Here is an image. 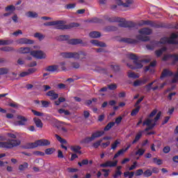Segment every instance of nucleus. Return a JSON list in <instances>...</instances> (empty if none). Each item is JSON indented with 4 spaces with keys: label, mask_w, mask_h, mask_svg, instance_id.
<instances>
[{
    "label": "nucleus",
    "mask_w": 178,
    "mask_h": 178,
    "mask_svg": "<svg viewBox=\"0 0 178 178\" xmlns=\"http://www.w3.org/2000/svg\"><path fill=\"white\" fill-rule=\"evenodd\" d=\"M156 66V61H153L152 63H150L149 66H146L145 67V72H152V70H151L150 67H155Z\"/></svg>",
    "instance_id": "nucleus-33"
},
{
    "label": "nucleus",
    "mask_w": 178,
    "mask_h": 178,
    "mask_svg": "<svg viewBox=\"0 0 178 178\" xmlns=\"http://www.w3.org/2000/svg\"><path fill=\"white\" fill-rule=\"evenodd\" d=\"M156 82V80H154L145 86V88H146V91L147 92H149V91H151V90H152V88H153L152 86H154V84Z\"/></svg>",
    "instance_id": "nucleus-34"
},
{
    "label": "nucleus",
    "mask_w": 178,
    "mask_h": 178,
    "mask_svg": "<svg viewBox=\"0 0 178 178\" xmlns=\"http://www.w3.org/2000/svg\"><path fill=\"white\" fill-rule=\"evenodd\" d=\"M29 168V163L27 162H24L23 164L19 165V170L23 172V170H26Z\"/></svg>",
    "instance_id": "nucleus-38"
},
{
    "label": "nucleus",
    "mask_w": 178,
    "mask_h": 178,
    "mask_svg": "<svg viewBox=\"0 0 178 178\" xmlns=\"http://www.w3.org/2000/svg\"><path fill=\"white\" fill-rule=\"evenodd\" d=\"M31 55L36 59H45V54L41 50H33L31 51Z\"/></svg>",
    "instance_id": "nucleus-7"
},
{
    "label": "nucleus",
    "mask_w": 178,
    "mask_h": 178,
    "mask_svg": "<svg viewBox=\"0 0 178 178\" xmlns=\"http://www.w3.org/2000/svg\"><path fill=\"white\" fill-rule=\"evenodd\" d=\"M160 44H169V38L164 37V38H161Z\"/></svg>",
    "instance_id": "nucleus-55"
},
{
    "label": "nucleus",
    "mask_w": 178,
    "mask_h": 178,
    "mask_svg": "<svg viewBox=\"0 0 178 178\" xmlns=\"http://www.w3.org/2000/svg\"><path fill=\"white\" fill-rule=\"evenodd\" d=\"M168 50V48H166L165 47H162L161 49H159V50H156L155 51V54L157 56V58H159L162 54H163V52H165V51Z\"/></svg>",
    "instance_id": "nucleus-29"
},
{
    "label": "nucleus",
    "mask_w": 178,
    "mask_h": 178,
    "mask_svg": "<svg viewBox=\"0 0 178 178\" xmlns=\"http://www.w3.org/2000/svg\"><path fill=\"white\" fill-rule=\"evenodd\" d=\"M101 143H102V139H100V140L93 143L92 145V147L95 149L99 148V146L101 145Z\"/></svg>",
    "instance_id": "nucleus-46"
},
{
    "label": "nucleus",
    "mask_w": 178,
    "mask_h": 178,
    "mask_svg": "<svg viewBox=\"0 0 178 178\" xmlns=\"http://www.w3.org/2000/svg\"><path fill=\"white\" fill-rule=\"evenodd\" d=\"M136 39L139 41H143V42H147V41H149V36H143V35H136Z\"/></svg>",
    "instance_id": "nucleus-28"
},
{
    "label": "nucleus",
    "mask_w": 178,
    "mask_h": 178,
    "mask_svg": "<svg viewBox=\"0 0 178 178\" xmlns=\"http://www.w3.org/2000/svg\"><path fill=\"white\" fill-rule=\"evenodd\" d=\"M47 97H51V98H50V99H51V101H54L55 99H58V98H59V95L57 93H55L54 90H50L47 93Z\"/></svg>",
    "instance_id": "nucleus-19"
},
{
    "label": "nucleus",
    "mask_w": 178,
    "mask_h": 178,
    "mask_svg": "<svg viewBox=\"0 0 178 178\" xmlns=\"http://www.w3.org/2000/svg\"><path fill=\"white\" fill-rule=\"evenodd\" d=\"M104 134H105V131H97L92 134L91 137L94 140L95 138H99V137H102V136H104Z\"/></svg>",
    "instance_id": "nucleus-18"
},
{
    "label": "nucleus",
    "mask_w": 178,
    "mask_h": 178,
    "mask_svg": "<svg viewBox=\"0 0 178 178\" xmlns=\"http://www.w3.org/2000/svg\"><path fill=\"white\" fill-rule=\"evenodd\" d=\"M92 141H94L92 136H87L81 140V144H90Z\"/></svg>",
    "instance_id": "nucleus-27"
},
{
    "label": "nucleus",
    "mask_w": 178,
    "mask_h": 178,
    "mask_svg": "<svg viewBox=\"0 0 178 178\" xmlns=\"http://www.w3.org/2000/svg\"><path fill=\"white\" fill-rule=\"evenodd\" d=\"M170 58H172V65H176L178 62V54H171L170 55ZM178 72V68L177 69Z\"/></svg>",
    "instance_id": "nucleus-37"
},
{
    "label": "nucleus",
    "mask_w": 178,
    "mask_h": 178,
    "mask_svg": "<svg viewBox=\"0 0 178 178\" xmlns=\"http://www.w3.org/2000/svg\"><path fill=\"white\" fill-rule=\"evenodd\" d=\"M157 113V114H156ZM156 117L154 118V120H151V118H154V116ZM162 115L161 111H159L156 109L153 110L150 115H148L147 119H146L143 122V126H147V128L145 129V131H149V130H152L156 126V122L159 119H161V115ZM152 122H154L152 123Z\"/></svg>",
    "instance_id": "nucleus-2"
},
{
    "label": "nucleus",
    "mask_w": 178,
    "mask_h": 178,
    "mask_svg": "<svg viewBox=\"0 0 178 178\" xmlns=\"http://www.w3.org/2000/svg\"><path fill=\"white\" fill-rule=\"evenodd\" d=\"M72 66L74 69H79L80 68V63L77 62L72 63Z\"/></svg>",
    "instance_id": "nucleus-64"
},
{
    "label": "nucleus",
    "mask_w": 178,
    "mask_h": 178,
    "mask_svg": "<svg viewBox=\"0 0 178 178\" xmlns=\"http://www.w3.org/2000/svg\"><path fill=\"white\" fill-rule=\"evenodd\" d=\"M17 119L19 120L18 121V124L19 126H25L26 122H27V119L24 118V116H18Z\"/></svg>",
    "instance_id": "nucleus-26"
},
{
    "label": "nucleus",
    "mask_w": 178,
    "mask_h": 178,
    "mask_svg": "<svg viewBox=\"0 0 178 178\" xmlns=\"http://www.w3.org/2000/svg\"><path fill=\"white\" fill-rule=\"evenodd\" d=\"M68 44L70 45H77L79 44H81L82 47H86L87 43H83V40L81 39H71L68 40Z\"/></svg>",
    "instance_id": "nucleus-10"
},
{
    "label": "nucleus",
    "mask_w": 178,
    "mask_h": 178,
    "mask_svg": "<svg viewBox=\"0 0 178 178\" xmlns=\"http://www.w3.org/2000/svg\"><path fill=\"white\" fill-rule=\"evenodd\" d=\"M148 26H150V27H153L154 29H166V27H168L163 23H156V22H152L151 20H149Z\"/></svg>",
    "instance_id": "nucleus-8"
},
{
    "label": "nucleus",
    "mask_w": 178,
    "mask_h": 178,
    "mask_svg": "<svg viewBox=\"0 0 178 178\" xmlns=\"http://www.w3.org/2000/svg\"><path fill=\"white\" fill-rule=\"evenodd\" d=\"M58 69H59V66L53 65L47 66L44 70L45 72H49V73H55V72H58Z\"/></svg>",
    "instance_id": "nucleus-13"
},
{
    "label": "nucleus",
    "mask_w": 178,
    "mask_h": 178,
    "mask_svg": "<svg viewBox=\"0 0 178 178\" xmlns=\"http://www.w3.org/2000/svg\"><path fill=\"white\" fill-rule=\"evenodd\" d=\"M90 43L95 45V47H102V48H105V47H106V44H105V42H99L97 40H90Z\"/></svg>",
    "instance_id": "nucleus-20"
},
{
    "label": "nucleus",
    "mask_w": 178,
    "mask_h": 178,
    "mask_svg": "<svg viewBox=\"0 0 178 178\" xmlns=\"http://www.w3.org/2000/svg\"><path fill=\"white\" fill-rule=\"evenodd\" d=\"M110 67L113 72H119L120 70V67L119 65H111Z\"/></svg>",
    "instance_id": "nucleus-58"
},
{
    "label": "nucleus",
    "mask_w": 178,
    "mask_h": 178,
    "mask_svg": "<svg viewBox=\"0 0 178 178\" xmlns=\"http://www.w3.org/2000/svg\"><path fill=\"white\" fill-rule=\"evenodd\" d=\"M90 38H99L101 37V33L98 31H92L89 33Z\"/></svg>",
    "instance_id": "nucleus-30"
},
{
    "label": "nucleus",
    "mask_w": 178,
    "mask_h": 178,
    "mask_svg": "<svg viewBox=\"0 0 178 178\" xmlns=\"http://www.w3.org/2000/svg\"><path fill=\"white\" fill-rule=\"evenodd\" d=\"M17 44L20 45H31L34 44V40L26 38H22L16 40Z\"/></svg>",
    "instance_id": "nucleus-6"
},
{
    "label": "nucleus",
    "mask_w": 178,
    "mask_h": 178,
    "mask_svg": "<svg viewBox=\"0 0 178 178\" xmlns=\"http://www.w3.org/2000/svg\"><path fill=\"white\" fill-rule=\"evenodd\" d=\"M63 58H65L66 59H75L76 60H83V59H86V56H87V54L86 51H79L78 52H64L61 54Z\"/></svg>",
    "instance_id": "nucleus-4"
},
{
    "label": "nucleus",
    "mask_w": 178,
    "mask_h": 178,
    "mask_svg": "<svg viewBox=\"0 0 178 178\" xmlns=\"http://www.w3.org/2000/svg\"><path fill=\"white\" fill-rule=\"evenodd\" d=\"M149 24V20L142 19L139 22L138 26H148Z\"/></svg>",
    "instance_id": "nucleus-54"
},
{
    "label": "nucleus",
    "mask_w": 178,
    "mask_h": 178,
    "mask_svg": "<svg viewBox=\"0 0 178 178\" xmlns=\"http://www.w3.org/2000/svg\"><path fill=\"white\" fill-rule=\"evenodd\" d=\"M70 149L72 151V152L81 155V147L80 145H72L70 147Z\"/></svg>",
    "instance_id": "nucleus-24"
},
{
    "label": "nucleus",
    "mask_w": 178,
    "mask_h": 178,
    "mask_svg": "<svg viewBox=\"0 0 178 178\" xmlns=\"http://www.w3.org/2000/svg\"><path fill=\"white\" fill-rule=\"evenodd\" d=\"M70 37L67 35H60V36L57 37L58 41H67Z\"/></svg>",
    "instance_id": "nucleus-35"
},
{
    "label": "nucleus",
    "mask_w": 178,
    "mask_h": 178,
    "mask_svg": "<svg viewBox=\"0 0 178 178\" xmlns=\"http://www.w3.org/2000/svg\"><path fill=\"white\" fill-rule=\"evenodd\" d=\"M76 8V3H69L65 6V9H74Z\"/></svg>",
    "instance_id": "nucleus-57"
},
{
    "label": "nucleus",
    "mask_w": 178,
    "mask_h": 178,
    "mask_svg": "<svg viewBox=\"0 0 178 178\" xmlns=\"http://www.w3.org/2000/svg\"><path fill=\"white\" fill-rule=\"evenodd\" d=\"M39 147H47V145H50L51 142L47 139H40L38 140Z\"/></svg>",
    "instance_id": "nucleus-23"
},
{
    "label": "nucleus",
    "mask_w": 178,
    "mask_h": 178,
    "mask_svg": "<svg viewBox=\"0 0 178 178\" xmlns=\"http://www.w3.org/2000/svg\"><path fill=\"white\" fill-rule=\"evenodd\" d=\"M31 112L33 113L35 116H44V113H41L40 111L35 110H31Z\"/></svg>",
    "instance_id": "nucleus-60"
},
{
    "label": "nucleus",
    "mask_w": 178,
    "mask_h": 178,
    "mask_svg": "<svg viewBox=\"0 0 178 178\" xmlns=\"http://www.w3.org/2000/svg\"><path fill=\"white\" fill-rule=\"evenodd\" d=\"M145 152V149H138L137 152H136L135 155H139V156H143Z\"/></svg>",
    "instance_id": "nucleus-53"
},
{
    "label": "nucleus",
    "mask_w": 178,
    "mask_h": 178,
    "mask_svg": "<svg viewBox=\"0 0 178 178\" xmlns=\"http://www.w3.org/2000/svg\"><path fill=\"white\" fill-rule=\"evenodd\" d=\"M178 38V35L173 33L171 34L170 37L169 38L168 44L172 45H178V41L175 40Z\"/></svg>",
    "instance_id": "nucleus-11"
},
{
    "label": "nucleus",
    "mask_w": 178,
    "mask_h": 178,
    "mask_svg": "<svg viewBox=\"0 0 178 178\" xmlns=\"http://www.w3.org/2000/svg\"><path fill=\"white\" fill-rule=\"evenodd\" d=\"M116 166H118V161H107L105 163L100 164V168H115Z\"/></svg>",
    "instance_id": "nucleus-9"
},
{
    "label": "nucleus",
    "mask_w": 178,
    "mask_h": 178,
    "mask_svg": "<svg viewBox=\"0 0 178 178\" xmlns=\"http://www.w3.org/2000/svg\"><path fill=\"white\" fill-rule=\"evenodd\" d=\"M138 33L142 35H150L152 34V30L149 28H143L138 31Z\"/></svg>",
    "instance_id": "nucleus-17"
},
{
    "label": "nucleus",
    "mask_w": 178,
    "mask_h": 178,
    "mask_svg": "<svg viewBox=\"0 0 178 178\" xmlns=\"http://www.w3.org/2000/svg\"><path fill=\"white\" fill-rule=\"evenodd\" d=\"M144 175V170L143 169H138L135 172V176L138 177Z\"/></svg>",
    "instance_id": "nucleus-63"
},
{
    "label": "nucleus",
    "mask_w": 178,
    "mask_h": 178,
    "mask_svg": "<svg viewBox=\"0 0 178 178\" xmlns=\"http://www.w3.org/2000/svg\"><path fill=\"white\" fill-rule=\"evenodd\" d=\"M78 165L80 167L83 166V165H88V159H83L81 162H78Z\"/></svg>",
    "instance_id": "nucleus-62"
},
{
    "label": "nucleus",
    "mask_w": 178,
    "mask_h": 178,
    "mask_svg": "<svg viewBox=\"0 0 178 178\" xmlns=\"http://www.w3.org/2000/svg\"><path fill=\"white\" fill-rule=\"evenodd\" d=\"M9 73V68L1 67L0 68V76H3V74H8Z\"/></svg>",
    "instance_id": "nucleus-41"
},
{
    "label": "nucleus",
    "mask_w": 178,
    "mask_h": 178,
    "mask_svg": "<svg viewBox=\"0 0 178 178\" xmlns=\"http://www.w3.org/2000/svg\"><path fill=\"white\" fill-rule=\"evenodd\" d=\"M90 23H102V19L97 17L92 18L90 21Z\"/></svg>",
    "instance_id": "nucleus-51"
},
{
    "label": "nucleus",
    "mask_w": 178,
    "mask_h": 178,
    "mask_svg": "<svg viewBox=\"0 0 178 178\" xmlns=\"http://www.w3.org/2000/svg\"><path fill=\"white\" fill-rule=\"evenodd\" d=\"M20 144H22L20 140L8 139L7 142H0V148L12 149V148H15V147H19Z\"/></svg>",
    "instance_id": "nucleus-5"
},
{
    "label": "nucleus",
    "mask_w": 178,
    "mask_h": 178,
    "mask_svg": "<svg viewBox=\"0 0 178 178\" xmlns=\"http://www.w3.org/2000/svg\"><path fill=\"white\" fill-rule=\"evenodd\" d=\"M126 2L123 3L122 0H117V3L119 6H124V8H129L131 3H133V0H125Z\"/></svg>",
    "instance_id": "nucleus-15"
},
{
    "label": "nucleus",
    "mask_w": 178,
    "mask_h": 178,
    "mask_svg": "<svg viewBox=\"0 0 178 178\" xmlns=\"http://www.w3.org/2000/svg\"><path fill=\"white\" fill-rule=\"evenodd\" d=\"M5 10L6 12H9V10L14 12V10H16V8L14 6H8L6 7Z\"/></svg>",
    "instance_id": "nucleus-61"
},
{
    "label": "nucleus",
    "mask_w": 178,
    "mask_h": 178,
    "mask_svg": "<svg viewBox=\"0 0 178 178\" xmlns=\"http://www.w3.org/2000/svg\"><path fill=\"white\" fill-rule=\"evenodd\" d=\"M144 177H151L152 176V170L147 169L145 172H143Z\"/></svg>",
    "instance_id": "nucleus-44"
},
{
    "label": "nucleus",
    "mask_w": 178,
    "mask_h": 178,
    "mask_svg": "<svg viewBox=\"0 0 178 178\" xmlns=\"http://www.w3.org/2000/svg\"><path fill=\"white\" fill-rule=\"evenodd\" d=\"M58 113H60V115H62V113H64V115L65 116H69L70 115V111H67V110H65L63 108H60L58 110Z\"/></svg>",
    "instance_id": "nucleus-45"
},
{
    "label": "nucleus",
    "mask_w": 178,
    "mask_h": 178,
    "mask_svg": "<svg viewBox=\"0 0 178 178\" xmlns=\"http://www.w3.org/2000/svg\"><path fill=\"white\" fill-rule=\"evenodd\" d=\"M171 76H173V72L168 69H164L161 73L160 79L162 80L163 79H165V77H171Z\"/></svg>",
    "instance_id": "nucleus-12"
},
{
    "label": "nucleus",
    "mask_w": 178,
    "mask_h": 178,
    "mask_svg": "<svg viewBox=\"0 0 178 178\" xmlns=\"http://www.w3.org/2000/svg\"><path fill=\"white\" fill-rule=\"evenodd\" d=\"M34 37L35 38H38L40 41H42V40H44V35H42L40 33H35L34 34Z\"/></svg>",
    "instance_id": "nucleus-49"
},
{
    "label": "nucleus",
    "mask_w": 178,
    "mask_h": 178,
    "mask_svg": "<svg viewBox=\"0 0 178 178\" xmlns=\"http://www.w3.org/2000/svg\"><path fill=\"white\" fill-rule=\"evenodd\" d=\"M118 27L115 26H108L106 28V31H116Z\"/></svg>",
    "instance_id": "nucleus-52"
},
{
    "label": "nucleus",
    "mask_w": 178,
    "mask_h": 178,
    "mask_svg": "<svg viewBox=\"0 0 178 178\" xmlns=\"http://www.w3.org/2000/svg\"><path fill=\"white\" fill-rule=\"evenodd\" d=\"M41 104H42V108H48L49 106L50 103L48 101L42 100Z\"/></svg>",
    "instance_id": "nucleus-56"
},
{
    "label": "nucleus",
    "mask_w": 178,
    "mask_h": 178,
    "mask_svg": "<svg viewBox=\"0 0 178 178\" xmlns=\"http://www.w3.org/2000/svg\"><path fill=\"white\" fill-rule=\"evenodd\" d=\"M25 15L26 17H31L32 19H37L38 17V13L33 11H29Z\"/></svg>",
    "instance_id": "nucleus-25"
},
{
    "label": "nucleus",
    "mask_w": 178,
    "mask_h": 178,
    "mask_svg": "<svg viewBox=\"0 0 178 178\" xmlns=\"http://www.w3.org/2000/svg\"><path fill=\"white\" fill-rule=\"evenodd\" d=\"M105 20L109 22V23H119V27H123L124 29H134L136 27V23L131 21H126L124 18L119 17H104Z\"/></svg>",
    "instance_id": "nucleus-3"
},
{
    "label": "nucleus",
    "mask_w": 178,
    "mask_h": 178,
    "mask_svg": "<svg viewBox=\"0 0 178 178\" xmlns=\"http://www.w3.org/2000/svg\"><path fill=\"white\" fill-rule=\"evenodd\" d=\"M141 63V60L140 61L138 60V59L136 60H134V65H136V69H141V67H143V64Z\"/></svg>",
    "instance_id": "nucleus-47"
},
{
    "label": "nucleus",
    "mask_w": 178,
    "mask_h": 178,
    "mask_svg": "<svg viewBox=\"0 0 178 178\" xmlns=\"http://www.w3.org/2000/svg\"><path fill=\"white\" fill-rule=\"evenodd\" d=\"M120 41V42H125V44H136L137 42L136 40L129 38H121Z\"/></svg>",
    "instance_id": "nucleus-21"
},
{
    "label": "nucleus",
    "mask_w": 178,
    "mask_h": 178,
    "mask_svg": "<svg viewBox=\"0 0 178 178\" xmlns=\"http://www.w3.org/2000/svg\"><path fill=\"white\" fill-rule=\"evenodd\" d=\"M1 51H3L4 52H13L15 49L12 47H3L0 49Z\"/></svg>",
    "instance_id": "nucleus-36"
},
{
    "label": "nucleus",
    "mask_w": 178,
    "mask_h": 178,
    "mask_svg": "<svg viewBox=\"0 0 178 178\" xmlns=\"http://www.w3.org/2000/svg\"><path fill=\"white\" fill-rule=\"evenodd\" d=\"M18 52L19 54H30V47H20Z\"/></svg>",
    "instance_id": "nucleus-31"
},
{
    "label": "nucleus",
    "mask_w": 178,
    "mask_h": 178,
    "mask_svg": "<svg viewBox=\"0 0 178 178\" xmlns=\"http://www.w3.org/2000/svg\"><path fill=\"white\" fill-rule=\"evenodd\" d=\"M55 137L56 140H58V141H59V143H60L61 144H67V141H66V139L62 138L60 136L56 134Z\"/></svg>",
    "instance_id": "nucleus-39"
},
{
    "label": "nucleus",
    "mask_w": 178,
    "mask_h": 178,
    "mask_svg": "<svg viewBox=\"0 0 178 178\" xmlns=\"http://www.w3.org/2000/svg\"><path fill=\"white\" fill-rule=\"evenodd\" d=\"M33 122L38 129H42L44 124L42 123V121L38 118H33Z\"/></svg>",
    "instance_id": "nucleus-22"
},
{
    "label": "nucleus",
    "mask_w": 178,
    "mask_h": 178,
    "mask_svg": "<svg viewBox=\"0 0 178 178\" xmlns=\"http://www.w3.org/2000/svg\"><path fill=\"white\" fill-rule=\"evenodd\" d=\"M113 126H115L114 122L108 123L107 125L104 127V131H109V129L113 127Z\"/></svg>",
    "instance_id": "nucleus-43"
},
{
    "label": "nucleus",
    "mask_w": 178,
    "mask_h": 178,
    "mask_svg": "<svg viewBox=\"0 0 178 178\" xmlns=\"http://www.w3.org/2000/svg\"><path fill=\"white\" fill-rule=\"evenodd\" d=\"M66 22L63 20H57L53 22H49L44 24V26H56L54 29L56 30H70L73 27H80V24L77 22H72L70 24H65Z\"/></svg>",
    "instance_id": "nucleus-1"
},
{
    "label": "nucleus",
    "mask_w": 178,
    "mask_h": 178,
    "mask_svg": "<svg viewBox=\"0 0 178 178\" xmlns=\"http://www.w3.org/2000/svg\"><path fill=\"white\" fill-rule=\"evenodd\" d=\"M38 146H39L38 140H36L34 143H27L24 146V148H25V149H31L33 148H37V147Z\"/></svg>",
    "instance_id": "nucleus-16"
},
{
    "label": "nucleus",
    "mask_w": 178,
    "mask_h": 178,
    "mask_svg": "<svg viewBox=\"0 0 178 178\" xmlns=\"http://www.w3.org/2000/svg\"><path fill=\"white\" fill-rule=\"evenodd\" d=\"M148 83V79L145 78L142 80L137 79L134 82V87H139L140 86H144V84H147Z\"/></svg>",
    "instance_id": "nucleus-14"
},
{
    "label": "nucleus",
    "mask_w": 178,
    "mask_h": 178,
    "mask_svg": "<svg viewBox=\"0 0 178 178\" xmlns=\"http://www.w3.org/2000/svg\"><path fill=\"white\" fill-rule=\"evenodd\" d=\"M56 149L54 147L47 148L44 150L46 155H52L55 152Z\"/></svg>",
    "instance_id": "nucleus-42"
},
{
    "label": "nucleus",
    "mask_w": 178,
    "mask_h": 178,
    "mask_svg": "<svg viewBox=\"0 0 178 178\" xmlns=\"http://www.w3.org/2000/svg\"><path fill=\"white\" fill-rule=\"evenodd\" d=\"M140 109H141V106H138L136 108L133 109L131 112V116H136L138 112H140Z\"/></svg>",
    "instance_id": "nucleus-40"
},
{
    "label": "nucleus",
    "mask_w": 178,
    "mask_h": 178,
    "mask_svg": "<svg viewBox=\"0 0 178 178\" xmlns=\"http://www.w3.org/2000/svg\"><path fill=\"white\" fill-rule=\"evenodd\" d=\"M119 144H120L119 140H115V142L111 144V149H113V150L116 149Z\"/></svg>",
    "instance_id": "nucleus-48"
},
{
    "label": "nucleus",
    "mask_w": 178,
    "mask_h": 178,
    "mask_svg": "<svg viewBox=\"0 0 178 178\" xmlns=\"http://www.w3.org/2000/svg\"><path fill=\"white\" fill-rule=\"evenodd\" d=\"M143 137V131H140L136 136H135V139L132 141V144H136L137 141H140V139Z\"/></svg>",
    "instance_id": "nucleus-32"
},
{
    "label": "nucleus",
    "mask_w": 178,
    "mask_h": 178,
    "mask_svg": "<svg viewBox=\"0 0 178 178\" xmlns=\"http://www.w3.org/2000/svg\"><path fill=\"white\" fill-rule=\"evenodd\" d=\"M128 77H129V79H138L140 76L137 75L134 72H128Z\"/></svg>",
    "instance_id": "nucleus-50"
},
{
    "label": "nucleus",
    "mask_w": 178,
    "mask_h": 178,
    "mask_svg": "<svg viewBox=\"0 0 178 178\" xmlns=\"http://www.w3.org/2000/svg\"><path fill=\"white\" fill-rule=\"evenodd\" d=\"M154 163H156V165H162L163 162L162 161V159H158L156 157L153 159Z\"/></svg>",
    "instance_id": "nucleus-59"
}]
</instances>
